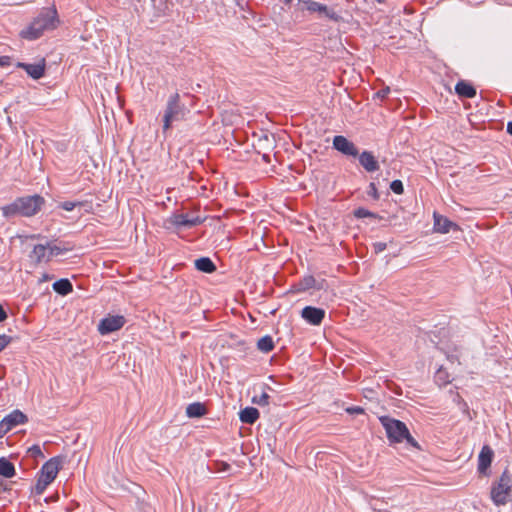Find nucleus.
Returning a JSON list of instances; mask_svg holds the SVG:
<instances>
[{
  "label": "nucleus",
  "mask_w": 512,
  "mask_h": 512,
  "mask_svg": "<svg viewBox=\"0 0 512 512\" xmlns=\"http://www.w3.org/2000/svg\"><path fill=\"white\" fill-rule=\"evenodd\" d=\"M59 24L58 13L55 7L43 8L30 25L20 32V36L27 40H36L44 32L57 28Z\"/></svg>",
  "instance_id": "nucleus-1"
},
{
  "label": "nucleus",
  "mask_w": 512,
  "mask_h": 512,
  "mask_svg": "<svg viewBox=\"0 0 512 512\" xmlns=\"http://www.w3.org/2000/svg\"><path fill=\"white\" fill-rule=\"evenodd\" d=\"M379 421L385 429L390 444L406 441L407 446L420 450L418 442L412 437L404 422L387 415L380 416Z\"/></svg>",
  "instance_id": "nucleus-2"
},
{
  "label": "nucleus",
  "mask_w": 512,
  "mask_h": 512,
  "mask_svg": "<svg viewBox=\"0 0 512 512\" xmlns=\"http://www.w3.org/2000/svg\"><path fill=\"white\" fill-rule=\"evenodd\" d=\"M189 109L181 102V96L178 92L172 93L166 102L163 111V131H168L176 122L185 120L189 114Z\"/></svg>",
  "instance_id": "nucleus-3"
},
{
  "label": "nucleus",
  "mask_w": 512,
  "mask_h": 512,
  "mask_svg": "<svg viewBox=\"0 0 512 512\" xmlns=\"http://www.w3.org/2000/svg\"><path fill=\"white\" fill-rule=\"evenodd\" d=\"M63 458L55 456L46 461L38 472L37 482L33 489L35 495H42L47 487L55 480L62 466Z\"/></svg>",
  "instance_id": "nucleus-4"
},
{
  "label": "nucleus",
  "mask_w": 512,
  "mask_h": 512,
  "mask_svg": "<svg viewBox=\"0 0 512 512\" xmlns=\"http://www.w3.org/2000/svg\"><path fill=\"white\" fill-rule=\"evenodd\" d=\"M512 475L505 470L491 487V499L496 506L505 505L511 498Z\"/></svg>",
  "instance_id": "nucleus-5"
},
{
  "label": "nucleus",
  "mask_w": 512,
  "mask_h": 512,
  "mask_svg": "<svg viewBox=\"0 0 512 512\" xmlns=\"http://www.w3.org/2000/svg\"><path fill=\"white\" fill-rule=\"evenodd\" d=\"M298 4L302 5V10H306L311 14H317L319 17H326L334 22H340L342 20L341 15H339L333 8L328 7L323 3L314 0H299Z\"/></svg>",
  "instance_id": "nucleus-6"
},
{
  "label": "nucleus",
  "mask_w": 512,
  "mask_h": 512,
  "mask_svg": "<svg viewBox=\"0 0 512 512\" xmlns=\"http://www.w3.org/2000/svg\"><path fill=\"white\" fill-rule=\"evenodd\" d=\"M18 198L22 210V217H32L36 215L45 203V199L38 194Z\"/></svg>",
  "instance_id": "nucleus-7"
},
{
  "label": "nucleus",
  "mask_w": 512,
  "mask_h": 512,
  "mask_svg": "<svg viewBox=\"0 0 512 512\" xmlns=\"http://www.w3.org/2000/svg\"><path fill=\"white\" fill-rule=\"evenodd\" d=\"M126 323L122 315H109L103 318L98 324V331L101 335H107L120 330Z\"/></svg>",
  "instance_id": "nucleus-8"
},
{
  "label": "nucleus",
  "mask_w": 512,
  "mask_h": 512,
  "mask_svg": "<svg viewBox=\"0 0 512 512\" xmlns=\"http://www.w3.org/2000/svg\"><path fill=\"white\" fill-rule=\"evenodd\" d=\"M168 221L176 228H192L201 225L205 221V218L200 216L190 217L188 214L183 213H174L170 216Z\"/></svg>",
  "instance_id": "nucleus-9"
},
{
  "label": "nucleus",
  "mask_w": 512,
  "mask_h": 512,
  "mask_svg": "<svg viewBox=\"0 0 512 512\" xmlns=\"http://www.w3.org/2000/svg\"><path fill=\"white\" fill-rule=\"evenodd\" d=\"M333 148L342 153L345 156L354 157L358 156L357 146L345 136L337 135L333 138Z\"/></svg>",
  "instance_id": "nucleus-10"
},
{
  "label": "nucleus",
  "mask_w": 512,
  "mask_h": 512,
  "mask_svg": "<svg viewBox=\"0 0 512 512\" xmlns=\"http://www.w3.org/2000/svg\"><path fill=\"white\" fill-rule=\"evenodd\" d=\"M301 317L307 323L318 326L325 318V310L314 306H305L301 311Z\"/></svg>",
  "instance_id": "nucleus-11"
},
{
  "label": "nucleus",
  "mask_w": 512,
  "mask_h": 512,
  "mask_svg": "<svg viewBox=\"0 0 512 512\" xmlns=\"http://www.w3.org/2000/svg\"><path fill=\"white\" fill-rule=\"evenodd\" d=\"M433 218H434L433 229L437 233L446 234L450 230H459L458 224L450 221L447 217H444V216L434 212Z\"/></svg>",
  "instance_id": "nucleus-12"
},
{
  "label": "nucleus",
  "mask_w": 512,
  "mask_h": 512,
  "mask_svg": "<svg viewBox=\"0 0 512 512\" xmlns=\"http://www.w3.org/2000/svg\"><path fill=\"white\" fill-rule=\"evenodd\" d=\"M358 159L360 165L367 171L368 173H373L379 170L380 166L378 160L373 155L371 151L364 150L362 153L358 152Z\"/></svg>",
  "instance_id": "nucleus-13"
},
{
  "label": "nucleus",
  "mask_w": 512,
  "mask_h": 512,
  "mask_svg": "<svg viewBox=\"0 0 512 512\" xmlns=\"http://www.w3.org/2000/svg\"><path fill=\"white\" fill-rule=\"evenodd\" d=\"M494 452L488 446L484 445L478 456V472L485 474L487 469L490 467Z\"/></svg>",
  "instance_id": "nucleus-14"
},
{
  "label": "nucleus",
  "mask_w": 512,
  "mask_h": 512,
  "mask_svg": "<svg viewBox=\"0 0 512 512\" xmlns=\"http://www.w3.org/2000/svg\"><path fill=\"white\" fill-rule=\"evenodd\" d=\"M18 67L24 69L26 73L33 79L37 80L44 76L45 73V61L42 60L40 63L28 64L21 63L17 64Z\"/></svg>",
  "instance_id": "nucleus-15"
},
{
  "label": "nucleus",
  "mask_w": 512,
  "mask_h": 512,
  "mask_svg": "<svg viewBox=\"0 0 512 512\" xmlns=\"http://www.w3.org/2000/svg\"><path fill=\"white\" fill-rule=\"evenodd\" d=\"M48 249H49L48 243L37 244L33 247V250L31 251L29 257L35 263L49 262L50 259L48 257Z\"/></svg>",
  "instance_id": "nucleus-16"
},
{
  "label": "nucleus",
  "mask_w": 512,
  "mask_h": 512,
  "mask_svg": "<svg viewBox=\"0 0 512 512\" xmlns=\"http://www.w3.org/2000/svg\"><path fill=\"white\" fill-rule=\"evenodd\" d=\"M1 211H2V215L7 219L18 217V216L22 217V210L20 208L19 198H16L13 202L2 206Z\"/></svg>",
  "instance_id": "nucleus-17"
},
{
  "label": "nucleus",
  "mask_w": 512,
  "mask_h": 512,
  "mask_svg": "<svg viewBox=\"0 0 512 512\" xmlns=\"http://www.w3.org/2000/svg\"><path fill=\"white\" fill-rule=\"evenodd\" d=\"M455 91L459 97L473 98L476 95V89L468 82L460 80L455 85Z\"/></svg>",
  "instance_id": "nucleus-18"
},
{
  "label": "nucleus",
  "mask_w": 512,
  "mask_h": 512,
  "mask_svg": "<svg viewBox=\"0 0 512 512\" xmlns=\"http://www.w3.org/2000/svg\"><path fill=\"white\" fill-rule=\"evenodd\" d=\"M3 419L6 421V423L10 426L11 429L16 427L17 425L24 424L28 421L27 416L18 409L13 410Z\"/></svg>",
  "instance_id": "nucleus-19"
},
{
  "label": "nucleus",
  "mask_w": 512,
  "mask_h": 512,
  "mask_svg": "<svg viewBox=\"0 0 512 512\" xmlns=\"http://www.w3.org/2000/svg\"><path fill=\"white\" fill-rule=\"evenodd\" d=\"M260 417L259 411L254 407H245L239 413L240 421L245 424H254Z\"/></svg>",
  "instance_id": "nucleus-20"
},
{
  "label": "nucleus",
  "mask_w": 512,
  "mask_h": 512,
  "mask_svg": "<svg viewBox=\"0 0 512 512\" xmlns=\"http://www.w3.org/2000/svg\"><path fill=\"white\" fill-rule=\"evenodd\" d=\"M207 410L203 403L194 402L186 407V415L189 418H199L206 414Z\"/></svg>",
  "instance_id": "nucleus-21"
},
{
  "label": "nucleus",
  "mask_w": 512,
  "mask_h": 512,
  "mask_svg": "<svg viewBox=\"0 0 512 512\" xmlns=\"http://www.w3.org/2000/svg\"><path fill=\"white\" fill-rule=\"evenodd\" d=\"M195 267L197 270L208 274L213 273L216 270V265L209 257L196 259Z\"/></svg>",
  "instance_id": "nucleus-22"
},
{
  "label": "nucleus",
  "mask_w": 512,
  "mask_h": 512,
  "mask_svg": "<svg viewBox=\"0 0 512 512\" xmlns=\"http://www.w3.org/2000/svg\"><path fill=\"white\" fill-rule=\"evenodd\" d=\"M52 287L55 292L62 296L69 294L73 290L72 283L67 278H62L55 281Z\"/></svg>",
  "instance_id": "nucleus-23"
},
{
  "label": "nucleus",
  "mask_w": 512,
  "mask_h": 512,
  "mask_svg": "<svg viewBox=\"0 0 512 512\" xmlns=\"http://www.w3.org/2000/svg\"><path fill=\"white\" fill-rule=\"evenodd\" d=\"M15 467L12 462L4 457L0 458V476L12 478L15 476Z\"/></svg>",
  "instance_id": "nucleus-24"
},
{
  "label": "nucleus",
  "mask_w": 512,
  "mask_h": 512,
  "mask_svg": "<svg viewBox=\"0 0 512 512\" xmlns=\"http://www.w3.org/2000/svg\"><path fill=\"white\" fill-rule=\"evenodd\" d=\"M49 249H48V257L51 260L52 257L62 255L72 249V247L69 244L65 245H57L53 242H47Z\"/></svg>",
  "instance_id": "nucleus-25"
},
{
  "label": "nucleus",
  "mask_w": 512,
  "mask_h": 512,
  "mask_svg": "<svg viewBox=\"0 0 512 512\" xmlns=\"http://www.w3.org/2000/svg\"><path fill=\"white\" fill-rule=\"evenodd\" d=\"M257 348L263 353H269L274 349V341L270 335L261 337L257 342Z\"/></svg>",
  "instance_id": "nucleus-26"
},
{
  "label": "nucleus",
  "mask_w": 512,
  "mask_h": 512,
  "mask_svg": "<svg viewBox=\"0 0 512 512\" xmlns=\"http://www.w3.org/2000/svg\"><path fill=\"white\" fill-rule=\"evenodd\" d=\"M151 3L154 9V15L156 17L166 15L167 11L169 10L168 0H151Z\"/></svg>",
  "instance_id": "nucleus-27"
},
{
  "label": "nucleus",
  "mask_w": 512,
  "mask_h": 512,
  "mask_svg": "<svg viewBox=\"0 0 512 512\" xmlns=\"http://www.w3.org/2000/svg\"><path fill=\"white\" fill-rule=\"evenodd\" d=\"M264 389H271L268 385H264ZM269 394L263 390L260 395H254L252 398V402L259 406H267L269 405Z\"/></svg>",
  "instance_id": "nucleus-28"
},
{
  "label": "nucleus",
  "mask_w": 512,
  "mask_h": 512,
  "mask_svg": "<svg viewBox=\"0 0 512 512\" xmlns=\"http://www.w3.org/2000/svg\"><path fill=\"white\" fill-rule=\"evenodd\" d=\"M435 381L439 386H445L450 383L451 380L447 371L440 367L435 373Z\"/></svg>",
  "instance_id": "nucleus-29"
},
{
  "label": "nucleus",
  "mask_w": 512,
  "mask_h": 512,
  "mask_svg": "<svg viewBox=\"0 0 512 512\" xmlns=\"http://www.w3.org/2000/svg\"><path fill=\"white\" fill-rule=\"evenodd\" d=\"M354 216L358 219H363V218H373V219H377L378 218V215L364 207H359L357 209L354 210Z\"/></svg>",
  "instance_id": "nucleus-30"
},
{
  "label": "nucleus",
  "mask_w": 512,
  "mask_h": 512,
  "mask_svg": "<svg viewBox=\"0 0 512 512\" xmlns=\"http://www.w3.org/2000/svg\"><path fill=\"white\" fill-rule=\"evenodd\" d=\"M301 285L303 289L321 288L320 286H317L316 279L312 275L305 276L301 281Z\"/></svg>",
  "instance_id": "nucleus-31"
},
{
  "label": "nucleus",
  "mask_w": 512,
  "mask_h": 512,
  "mask_svg": "<svg viewBox=\"0 0 512 512\" xmlns=\"http://www.w3.org/2000/svg\"><path fill=\"white\" fill-rule=\"evenodd\" d=\"M84 202L81 201H64L59 204V208L65 211H72L76 207L83 206Z\"/></svg>",
  "instance_id": "nucleus-32"
},
{
  "label": "nucleus",
  "mask_w": 512,
  "mask_h": 512,
  "mask_svg": "<svg viewBox=\"0 0 512 512\" xmlns=\"http://www.w3.org/2000/svg\"><path fill=\"white\" fill-rule=\"evenodd\" d=\"M390 189L395 193V194H398V195H401L403 194L404 192V186H403V183L401 180H393L391 183H390Z\"/></svg>",
  "instance_id": "nucleus-33"
},
{
  "label": "nucleus",
  "mask_w": 512,
  "mask_h": 512,
  "mask_svg": "<svg viewBox=\"0 0 512 512\" xmlns=\"http://www.w3.org/2000/svg\"><path fill=\"white\" fill-rule=\"evenodd\" d=\"M28 454L33 458H44L43 452L41 450V447L39 445H32L28 449Z\"/></svg>",
  "instance_id": "nucleus-34"
},
{
  "label": "nucleus",
  "mask_w": 512,
  "mask_h": 512,
  "mask_svg": "<svg viewBox=\"0 0 512 512\" xmlns=\"http://www.w3.org/2000/svg\"><path fill=\"white\" fill-rule=\"evenodd\" d=\"M367 194H368V196H370L374 200H378L379 199L380 195H379V192H378V189H377L375 183L371 182L369 184L368 190H367Z\"/></svg>",
  "instance_id": "nucleus-35"
},
{
  "label": "nucleus",
  "mask_w": 512,
  "mask_h": 512,
  "mask_svg": "<svg viewBox=\"0 0 512 512\" xmlns=\"http://www.w3.org/2000/svg\"><path fill=\"white\" fill-rule=\"evenodd\" d=\"M12 338L6 334H0V352L3 351L11 342Z\"/></svg>",
  "instance_id": "nucleus-36"
},
{
  "label": "nucleus",
  "mask_w": 512,
  "mask_h": 512,
  "mask_svg": "<svg viewBox=\"0 0 512 512\" xmlns=\"http://www.w3.org/2000/svg\"><path fill=\"white\" fill-rule=\"evenodd\" d=\"M389 93H390V88L384 87L375 93L374 98H379V99L383 100L389 95Z\"/></svg>",
  "instance_id": "nucleus-37"
},
{
  "label": "nucleus",
  "mask_w": 512,
  "mask_h": 512,
  "mask_svg": "<svg viewBox=\"0 0 512 512\" xmlns=\"http://www.w3.org/2000/svg\"><path fill=\"white\" fill-rule=\"evenodd\" d=\"M348 414H364V409L360 406H350L345 409Z\"/></svg>",
  "instance_id": "nucleus-38"
},
{
  "label": "nucleus",
  "mask_w": 512,
  "mask_h": 512,
  "mask_svg": "<svg viewBox=\"0 0 512 512\" xmlns=\"http://www.w3.org/2000/svg\"><path fill=\"white\" fill-rule=\"evenodd\" d=\"M11 430L10 426L6 423L4 419L0 421V438L4 437V435Z\"/></svg>",
  "instance_id": "nucleus-39"
},
{
  "label": "nucleus",
  "mask_w": 512,
  "mask_h": 512,
  "mask_svg": "<svg viewBox=\"0 0 512 512\" xmlns=\"http://www.w3.org/2000/svg\"><path fill=\"white\" fill-rule=\"evenodd\" d=\"M373 248L375 253L379 254L387 248V244L385 242H376L373 244Z\"/></svg>",
  "instance_id": "nucleus-40"
},
{
  "label": "nucleus",
  "mask_w": 512,
  "mask_h": 512,
  "mask_svg": "<svg viewBox=\"0 0 512 512\" xmlns=\"http://www.w3.org/2000/svg\"><path fill=\"white\" fill-rule=\"evenodd\" d=\"M11 64V58L9 56H1L0 57V66L6 67Z\"/></svg>",
  "instance_id": "nucleus-41"
},
{
  "label": "nucleus",
  "mask_w": 512,
  "mask_h": 512,
  "mask_svg": "<svg viewBox=\"0 0 512 512\" xmlns=\"http://www.w3.org/2000/svg\"><path fill=\"white\" fill-rule=\"evenodd\" d=\"M7 312L4 310L3 306L0 304V322H3L7 319Z\"/></svg>",
  "instance_id": "nucleus-42"
},
{
  "label": "nucleus",
  "mask_w": 512,
  "mask_h": 512,
  "mask_svg": "<svg viewBox=\"0 0 512 512\" xmlns=\"http://www.w3.org/2000/svg\"><path fill=\"white\" fill-rule=\"evenodd\" d=\"M263 141L267 142L269 144V146H271L274 143V140L273 139L271 140L269 135H267V134H265L263 137H261L259 139L260 143L263 142Z\"/></svg>",
  "instance_id": "nucleus-43"
},
{
  "label": "nucleus",
  "mask_w": 512,
  "mask_h": 512,
  "mask_svg": "<svg viewBox=\"0 0 512 512\" xmlns=\"http://www.w3.org/2000/svg\"><path fill=\"white\" fill-rule=\"evenodd\" d=\"M52 278H53L52 275H49L47 273H43L42 276L39 279V282H46V281L51 280Z\"/></svg>",
  "instance_id": "nucleus-44"
},
{
  "label": "nucleus",
  "mask_w": 512,
  "mask_h": 512,
  "mask_svg": "<svg viewBox=\"0 0 512 512\" xmlns=\"http://www.w3.org/2000/svg\"><path fill=\"white\" fill-rule=\"evenodd\" d=\"M447 359H448L451 363L458 362V357H457V355H454V354L447 355Z\"/></svg>",
  "instance_id": "nucleus-45"
},
{
  "label": "nucleus",
  "mask_w": 512,
  "mask_h": 512,
  "mask_svg": "<svg viewBox=\"0 0 512 512\" xmlns=\"http://www.w3.org/2000/svg\"><path fill=\"white\" fill-rule=\"evenodd\" d=\"M507 132L512 136V121L507 123Z\"/></svg>",
  "instance_id": "nucleus-46"
},
{
  "label": "nucleus",
  "mask_w": 512,
  "mask_h": 512,
  "mask_svg": "<svg viewBox=\"0 0 512 512\" xmlns=\"http://www.w3.org/2000/svg\"><path fill=\"white\" fill-rule=\"evenodd\" d=\"M262 158L265 162L269 163L270 162V155L268 153H264L262 155Z\"/></svg>",
  "instance_id": "nucleus-47"
},
{
  "label": "nucleus",
  "mask_w": 512,
  "mask_h": 512,
  "mask_svg": "<svg viewBox=\"0 0 512 512\" xmlns=\"http://www.w3.org/2000/svg\"><path fill=\"white\" fill-rule=\"evenodd\" d=\"M31 239H38V238H41V235H31L30 236Z\"/></svg>",
  "instance_id": "nucleus-48"
},
{
  "label": "nucleus",
  "mask_w": 512,
  "mask_h": 512,
  "mask_svg": "<svg viewBox=\"0 0 512 512\" xmlns=\"http://www.w3.org/2000/svg\"><path fill=\"white\" fill-rule=\"evenodd\" d=\"M286 4H289L292 2V0H283Z\"/></svg>",
  "instance_id": "nucleus-49"
},
{
  "label": "nucleus",
  "mask_w": 512,
  "mask_h": 512,
  "mask_svg": "<svg viewBox=\"0 0 512 512\" xmlns=\"http://www.w3.org/2000/svg\"><path fill=\"white\" fill-rule=\"evenodd\" d=\"M198 512H203L202 509H199Z\"/></svg>",
  "instance_id": "nucleus-50"
}]
</instances>
